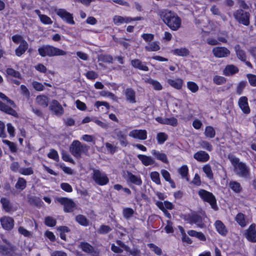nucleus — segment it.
<instances>
[{"label":"nucleus","mask_w":256,"mask_h":256,"mask_svg":"<svg viewBox=\"0 0 256 256\" xmlns=\"http://www.w3.org/2000/svg\"><path fill=\"white\" fill-rule=\"evenodd\" d=\"M194 158L198 162H206L208 160L210 156L206 152L200 150L194 154Z\"/></svg>","instance_id":"aec40b11"},{"label":"nucleus","mask_w":256,"mask_h":256,"mask_svg":"<svg viewBox=\"0 0 256 256\" xmlns=\"http://www.w3.org/2000/svg\"><path fill=\"white\" fill-rule=\"evenodd\" d=\"M38 50L39 54L42 57L64 56L66 54L65 51L48 44L38 48Z\"/></svg>","instance_id":"20e7f679"},{"label":"nucleus","mask_w":256,"mask_h":256,"mask_svg":"<svg viewBox=\"0 0 256 256\" xmlns=\"http://www.w3.org/2000/svg\"><path fill=\"white\" fill-rule=\"evenodd\" d=\"M167 82L170 86L177 90H180L184 83L183 80L181 78H177L176 80L168 79Z\"/></svg>","instance_id":"393cba45"},{"label":"nucleus","mask_w":256,"mask_h":256,"mask_svg":"<svg viewBox=\"0 0 256 256\" xmlns=\"http://www.w3.org/2000/svg\"><path fill=\"white\" fill-rule=\"evenodd\" d=\"M62 158L66 162H68L72 164H74V160L73 159L71 158L70 155L66 152L62 151Z\"/></svg>","instance_id":"bf43d9fd"},{"label":"nucleus","mask_w":256,"mask_h":256,"mask_svg":"<svg viewBox=\"0 0 256 256\" xmlns=\"http://www.w3.org/2000/svg\"><path fill=\"white\" fill-rule=\"evenodd\" d=\"M152 180L157 184H160V174L157 172H152L150 174Z\"/></svg>","instance_id":"a18cd8bd"},{"label":"nucleus","mask_w":256,"mask_h":256,"mask_svg":"<svg viewBox=\"0 0 256 256\" xmlns=\"http://www.w3.org/2000/svg\"><path fill=\"white\" fill-rule=\"evenodd\" d=\"M34 88L38 91H42L44 89V85L38 82L34 81L32 84Z\"/></svg>","instance_id":"e2e57ef3"},{"label":"nucleus","mask_w":256,"mask_h":256,"mask_svg":"<svg viewBox=\"0 0 256 256\" xmlns=\"http://www.w3.org/2000/svg\"><path fill=\"white\" fill-rule=\"evenodd\" d=\"M230 187L236 193L240 192L242 190V188L240 184L235 181L230 182Z\"/></svg>","instance_id":"58836bf2"},{"label":"nucleus","mask_w":256,"mask_h":256,"mask_svg":"<svg viewBox=\"0 0 256 256\" xmlns=\"http://www.w3.org/2000/svg\"><path fill=\"white\" fill-rule=\"evenodd\" d=\"M200 146L202 148L210 152L212 150V145L206 140H201L199 142Z\"/></svg>","instance_id":"49530a36"},{"label":"nucleus","mask_w":256,"mask_h":256,"mask_svg":"<svg viewBox=\"0 0 256 256\" xmlns=\"http://www.w3.org/2000/svg\"><path fill=\"white\" fill-rule=\"evenodd\" d=\"M250 16L248 12L242 9L238 10L234 13V16L236 21L246 26L250 24Z\"/></svg>","instance_id":"423d86ee"},{"label":"nucleus","mask_w":256,"mask_h":256,"mask_svg":"<svg viewBox=\"0 0 256 256\" xmlns=\"http://www.w3.org/2000/svg\"><path fill=\"white\" fill-rule=\"evenodd\" d=\"M26 186V181L22 178H19L18 180V182L15 185L16 189L22 190H24Z\"/></svg>","instance_id":"c9c22d12"},{"label":"nucleus","mask_w":256,"mask_h":256,"mask_svg":"<svg viewBox=\"0 0 256 256\" xmlns=\"http://www.w3.org/2000/svg\"><path fill=\"white\" fill-rule=\"evenodd\" d=\"M212 54L218 58L228 57L230 54V51L225 47H216L213 48Z\"/></svg>","instance_id":"f8f14e48"},{"label":"nucleus","mask_w":256,"mask_h":256,"mask_svg":"<svg viewBox=\"0 0 256 256\" xmlns=\"http://www.w3.org/2000/svg\"><path fill=\"white\" fill-rule=\"evenodd\" d=\"M129 136L134 138L144 140L147 138V132L146 130H134L130 132Z\"/></svg>","instance_id":"f3484780"},{"label":"nucleus","mask_w":256,"mask_h":256,"mask_svg":"<svg viewBox=\"0 0 256 256\" xmlns=\"http://www.w3.org/2000/svg\"><path fill=\"white\" fill-rule=\"evenodd\" d=\"M56 223V220L51 216H47L45 218V224L48 226H54Z\"/></svg>","instance_id":"4d7b16f0"},{"label":"nucleus","mask_w":256,"mask_h":256,"mask_svg":"<svg viewBox=\"0 0 256 256\" xmlns=\"http://www.w3.org/2000/svg\"><path fill=\"white\" fill-rule=\"evenodd\" d=\"M18 172L26 176L30 175L34 173L33 170L31 168H20Z\"/></svg>","instance_id":"6e6d98bb"},{"label":"nucleus","mask_w":256,"mask_h":256,"mask_svg":"<svg viewBox=\"0 0 256 256\" xmlns=\"http://www.w3.org/2000/svg\"><path fill=\"white\" fill-rule=\"evenodd\" d=\"M48 156L56 162H58L59 160V156L58 152L52 148L50 150V152L48 154Z\"/></svg>","instance_id":"de8ad7c7"},{"label":"nucleus","mask_w":256,"mask_h":256,"mask_svg":"<svg viewBox=\"0 0 256 256\" xmlns=\"http://www.w3.org/2000/svg\"><path fill=\"white\" fill-rule=\"evenodd\" d=\"M0 110L14 116H16L18 115V114L15 110L6 105L1 101H0Z\"/></svg>","instance_id":"4be33fe9"},{"label":"nucleus","mask_w":256,"mask_h":256,"mask_svg":"<svg viewBox=\"0 0 256 256\" xmlns=\"http://www.w3.org/2000/svg\"><path fill=\"white\" fill-rule=\"evenodd\" d=\"M129 254L132 256H142L140 250L138 248H134L132 250L129 249Z\"/></svg>","instance_id":"0e129e2a"},{"label":"nucleus","mask_w":256,"mask_h":256,"mask_svg":"<svg viewBox=\"0 0 256 256\" xmlns=\"http://www.w3.org/2000/svg\"><path fill=\"white\" fill-rule=\"evenodd\" d=\"M89 146L86 144H81L78 140H74L70 146V152L76 158H82V154L88 155Z\"/></svg>","instance_id":"7ed1b4c3"},{"label":"nucleus","mask_w":256,"mask_h":256,"mask_svg":"<svg viewBox=\"0 0 256 256\" xmlns=\"http://www.w3.org/2000/svg\"><path fill=\"white\" fill-rule=\"evenodd\" d=\"M246 82L244 81H242L239 82L236 88V92L238 94L240 95L242 94L243 90L246 87Z\"/></svg>","instance_id":"5fc2aeb1"},{"label":"nucleus","mask_w":256,"mask_h":256,"mask_svg":"<svg viewBox=\"0 0 256 256\" xmlns=\"http://www.w3.org/2000/svg\"><path fill=\"white\" fill-rule=\"evenodd\" d=\"M56 200L64 206L65 212H70L74 210L76 204L72 200L67 198H57Z\"/></svg>","instance_id":"6e6552de"},{"label":"nucleus","mask_w":256,"mask_h":256,"mask_svg":"<svg viewBox=\"0 0 256 256\" xmlns=\"http://www.w3.org/2000/svg\"><path fill=\"white\" fill-rule=\"evenodd\" d=\"M128 20V19L127 18H124L119 16H115L113 18V21L114 24L117 26L126 23Z\"/></svg>","instance_id":"c03bdc74"},{"label":"nucleus","mask_w":256,"mask_h":256,"mask_svg":"<svg viewBox=\"0 0 256 256\" xmlns=\"http://www.w3.org/2000/svg\"><path fill=\"white\" fill-rule=\"evenodd\" d=\"M112 230L111 228L106 225H102L98 230V232L100 234H106Z\"/></svg>","instance_id":"864d4df0"},{"label":"nucleus","mask_w":256,"mask_h":256,"mask_svg":"<svg viewBox=\"0 0 256 256\" xmlns=\"http://www.w3.org/2000/svg\"><path fill=\"white\" fill-rule=\"evenodd\" d=\"M36 12L38 16L42 23L45 24H52V21L50 18L46 15L41 14L39 10H36Z\"/></svg>","instance_id":"2f4dec72"},{"label":"nucleus","mask_w":256,"mask_h":256,"mask_svg":"<svg viewBox=\"0 0 256 256\" xmlns=\"http://www.w3.org/2000/svg\"><path fill=\"white\" fill-rule=\"evenodd\" d=\"M205 136L209 138H213L216 135L214 128L211 126H206L204 131Z\"/></svg>","instance_id":"37998d69"},{"label":"nucleus","mask_w":256,"mask_h":256,"mask_svg":"<svg viewBox=\"0 0 256 256\" xmlns=\"http://www.w3.org/2000/svg\"><path fill=\"white\" fill-rule=\"evenodd\" d=\"M129 181L132 183L138 186L140 185L142 183L140 177L136 176L130 172H129Z\"/></svg>","instance_id":"a19ab883"},{"label":"nucleus","mask_w":256,"mask_h":256,"mask_svg":"<svg viewBox=\"0 0 256 256\" xmlns=\"http://www.w3.org/2000/svg\"><path fill=\"white\" fill-rule=\"evenodd\" d=\"M238 71L239 70L237 66L233 64H228L223 70V74L226 76H230L238 73Z\"/></svg>","instance_id":"412c9836"},{"label":"nucleus","mask_w":256,"mask_h":256,"mask_svg":"<svg viewBox=\"0 0 256 256\" xmlns=\"http://www.w3.org/2000/svg\"><path fill=\"white\" fill-rule=\"evenodd\" d=\"M189 222L192 224H196L200 228H204V224L202 222V218L198 214H192V216H188V218L186 219Z\"/></svg>","instance_id":"a211bd4d"},{"label":"nucleus","mask_w":256,"mask_h":256,"mask_svg":"<svg viewBox=\"0 0 256 256\" xmlns=\"http://www.w3.org/2000/svg\"><path fill=\"white\" fill-rule=\"evenodd\" d=\"M145 50L148 52H156L160 49V46L156 42H150L148 45L145 46Z\"/></svg>","instance_id":"7c9ffc66"},{"label":"nucleus","mask_w":256,"mask_h":256,"mask_svg":"<svg viewBox=\"0 0 256 256\" xmlns=\"http://www.w3.org/2000/svg\"><path fill=\"white\" fill-rule=\"evenodd\" d=\"M188 88L192 92H196L198 90V86L196 83L193 82H187Z\"/></svg>","instance_id":"3c124183"},{"label":"nucleus","mask_w":256,"mask_h":256,"mask_svg":"<svg viewBox=\"0 0 256 256\" xmlns=\"http://www.w3.org/2000/svg\"><path fill=\"white\" fill-rule=\"evenodd\" d=\"M246 238L252 242H256V224H252L246 230Z\"/></svg>","instance_id":"dca6fc26"},{"label":"nucleus","mask_w":256,"mask_h":256,"mask_svg":"<svg viewBox=\"0 0 256 256\" xmlns=\"http://www.w3.org/2000/svg\"><path fill=\"white\" fill-rule=\"evenodd\" d=\"M190 183L196 186H200L201 184L200 178L198 174H195L194 177Z\"/></svg>","instance_id":"338daca9"},{"label":"nucleus","mask_w":256,"mask_h":256,"mask_svg":"<svg viewBox=\"0 0 256 256\" xmlns=\"http://www.w3.org/2000/svg\"><path fill=\"white\" fill-rule=\"evenodd\" d=\"M159 14L164 22L172 30H176L180 27L181 20L174 12L163 10L160 12Z\"/></svg>","instance_id":"f257e3e1"},{"label":"nucleus","mask_w":256,"mask_h":256,"mask_svg":"<svg viewBox=\"0 0 256 256\" xmlns=\"http://www.w3.org/2000/svg\"><path fill=\"white\" fill-rule=\"evenodd\" d=\"M228 158L234 166V172L238 176L247 178L250 175V170L246 164L240 162L239 158L233 156H229Z\"/></svg>","instance_id":"f03ea898"},{"label":"nucleus","mask_w":256,"mask_h":256,"mask_svg":"<svg viewBox=\"0 0 256 256\" xmlns=\"http://www.w3.org/2000/svg\"><path fill=\"white\" fill-rule=\"evenodd\" d=\"M148 246L152 249V250L154 252L158 255H161L162 254V250L158 246L154 244L150 243L148 244Z\"/></svg>","instance_id":"603ef678"},{"label":"nucleus","mask_w":256,"mask_h":256,"mask_svg":"<svg viewBox=\"0 0 256 256\" xmlns=\"http://www.w3.org/2000/svg\"><path fill=\"white\" fill-rule=\"evenodd\" d=\"M6 72V76L22 79L21 74L20 73V72L14 70L13 68H8Z\"/></svg>","instance_id":"e433bc0d"},{"label":"nucleus","mask_w":256,"mask_h":256,"mask_svg":"<svg viewBox=\"0 0 256 256\" xmlns=\"http://www.w3.org/2000/svg\"><path fill=\"white\" fill-rule=\"evenodd\" d=\"M165 124H168L173 126H176L178 124V120L176 118L174 117L171 118H166Z\"/></svg>","instance_id":"680f3d73"},{"label":"nucleus","mask_w":256,"mask_h":256,"mask_svg":"<svg viewBox=\"0 0 256 256\" xmlns=\"http://www.w3.org/2000/svg\"><path fill=\"white\" fill-rule=\"evenodd\" d=\"M202 170L209 179L212 180L214 178L213 173L210 164L204 165L202 168Z\"/></svg>","instance_id":"ea45409f"},{"label":"nucleus","mask_w":256,"mask_h":256,"mask_svg":"<svg viewBox=\"0 0 256 256\" xmlns=\"http://www.w3.org/2000/svg\"><path fill=\"white\" fill-rule=\"evenodd\" d=\"M234 50L238 58L242 62H246V55L244 50L240 48L239 44H237L234 46Z\"/></svg>","instance_id":"c756f323"},{"label":"nucleus","mask_w":256,"mask_h":256,"mask_svg":"<svg viewBox=\"0 0 256 256\" xmlns=\"http://www.w3.org/2000/svg\"><path fill=\"white\" fill-rule=\"evenodd\" d=\"M214 225L217 232L220 234L222 236H226L228 234V229L222 221L216 220Z\"/></svg>","instance_id":"6ab92c4d"},{"label":"nucleus","mask_w":256,"mask_h":256,"mask_svg":"<svg viewBox=\"0 0 256 256\" xmlns=\"http://www.w3.org/2000/svg\"><path fill=\"white\" fill-rule=\"evenodd\" d=\"M114 136L117 138L120 144L126 146L127 145V132L126 130L124 131L120 130L119 128L114 130Z\"/></svg>","instance_id":"1a4fd4ad"},{"label":"nucleus","mask_w":256,"mask_h":256,"mask_svg":"<svg viewBox=\"0 0 256 256\" xmlns=\"http://www.w3.org/2000/svg\"><path fill=\"white\" fill-rule=\"evenodd\" d=\"M76 220L82 226H86L88 225V220L83 215L79 214L76 216Z\"/></svg>","instance_id":"4c0bfd02"},{"label":"nucleus","mask_w":256,"mask_h":256,"mask_svg":"<svg viewBox=\"0 0 256 256\" xmlns=\"http://www.w3.org/2000/svg\"><path fill=\"white\" fill-rule=\"evenodd\" d=\"M152 154L158 160H161L164 163H168V160L167 159L166 156L164 153H160L159 152L153 150L152 151Z\"/></svg>","instance_id":"cd10ccee"},{"label":"nucleus","mask_w":256,"mask_h":256,"mask_svg":"<svg viewBox=\"0 0 256 256\" xmlns=\"http://www.w3.org/2000/svg\"><path fill=\"white\" fill-rule=\"evenodd\" d=\"M182 178H185L186 181H189V178L188 176V169L186 166H182L178 170Z\"/></svg>","instance_id":"79ce46f5"},{"label":"nucleus","mask_w":256,"mask_h":256,"mask_svg":"<svg viewBox=\"0 0 256 256\" xmlns=\"http://www.w3.org/2000/svg\"><path fill=\"white\" fill-rule=\"evenodd\" d=\"M3 142L8 145L12 152H16L17 150L16 144L8 140H3Z\"/></svg>","instance_id":"13d9d810"},{"label":"nucleus","mask_w":256,"mask_h":256,"mask_svg":"<svg viewBox=\"0 0 256 256\" xmlns=\"http://www.w3.org/2000/svg\"><path fill=\"white\" fill-rule=\"evenodd\" d=\"M2 226L7 230H11L14 226V220L9 216H4L0 220Z\"/></svg>","instance_id":"4468645a"},{"label":"nucleus","mask_w":256,"mask_h":256,"mask_svg":"<svg viewBox=\"0 0 256 256\" xmlns=\"http://www.w3.org/2000/svg\"><path fill=\"white\" fill-rule=\"evenodd\" d=\"M235 220L242 227H244L246 225V222L245 220V216L242 213H238L236 216Z\"/></svg>","instance_id":"72a5a7b5"},{"label":"nucleus","mask_w":256,"mask_h":256,"mask_svg":"<svg viewBox=\"0 0 256 256\" xmlns=\"http://www.w3.org/2000/svg\"><path fill=\"white\" fill-rule=\"evenodd\" d=\"M198 195L205 202H208L214 210L218 209L216 199L214 195L206 190L201 189L198 191Z\"/></svg>","instance_id":"39448f33"},{"label":"nucleus","mask_w":256,"mask_h":256,"mask_svg":"<svg viewBox=\"0 0 256 256\" xmlns=\"http://www.w3.org/2000/svg\"><path fill=\"white\" fill-rule=\"evenodd\" d=\"M174 54L181 56H186L189 55L190 51L186 48H176L174 51Z\"/></svg>","instance_id":"f704fd0d"},{"label":"nucleus","mask_w":256,"mask_h":256,"mask_svg":"<svg viewBox=\"0 0 256 256\" xmlns=\"http://www.w3.org/2000/svg\"><path fill=\"white\" fill-rule=\"evenodd\" d=\"M156 138L158 143L160 144H162L166 140L168 136L164 132H160L157 134Z\"/></svg>","instance_id":"8fccbe9b"},{"label":"nucleus","mask_w":256,"mask_h":256,"mask_svg":"<svg viewBox=\"0 0 256 256\" xmlns=\"http://www.w3.org/2000/svg\"><path fill=\"white\" fill-rule=\"evenodd\" d=\"M131 64L134 67L138 68L140 70L144 71L148 70V67L142 64V62L139 60H132Z\"/></svg>","instance_id":"c85d7f7f"},{"label":"nucleus","mask_w":256,"mask_h":256,"mask_svg":"<svg viewBox=\"0 0 256 256\" xmlns=\"http://www.w3.org/2000/svg\"><path fill=\"white\" fill-rule=\"evenodd\" d=\"M93 172L92 178L96 184L102 186L108 183V178L104 173L98 170H94Z\"/></svg>","instance_id":"0eeeda50"},{"label":"nucleus","mask_w":256,"mask_h":256,"mask_svg":"<svg viewBox=\"0 0 256 256\" xmlns=\"http://www.w3.org/2000/svg\"><path fill=\"white\" fill-rule=\"evenodd\" d=\"M238 105L244 114H248L250 113V110L247 97L245 96L240 97L238 100Z\"/></svg>","instance_id":"ddd939ff"},{"label":"nucleus","mask_w":256,"mask_h":256,"mask_svg":"<svg viewBox=\"0 0 256 256\" xmlns=\"http://www.w3.org/2000/svg\"><path fill=\"white\" fill-rule=\"evenodd\" d=\"M60 188L62 190L67 192H71L72 190V187L68 183H62L60 184Z\"/></svg>","instance_id":"774afa93"},{"label":"nucleus","mask_w":256,"mask_h":256,"mask_svg":"<svg viewBox=\"0 0 256 256\" xmlns=\"http://www.w3.org/2000/svg\"><path fill=\"white\" fill-rule=\"evenodd\" d=\"M36 100L39 105L43 108H46L48 106L49 99L44 95H40L36 96Z\"/></svg>","instance_id":"a878e982"},{"label":"nucleus","mask_w":256,"mask_h":256,"mask_svg":"<svg viewBox=\"0 0 256 256\" xmlns=\"http://www.w3.org/2000/svg\"><path fill=\"white\" fill-rule=\"evenodd\" d=\"M247 78L250 84L253 86H256V76L252 74H248Z\"/></svg>","instance_id":"052dcab7"},{"label":"nucleus","mask_w":256,"mask_h":256,"mask_svg":"<svg viewBox=\"0 0 256 256\" xmlns=\"http://www.w3.org/2000/svg\"><path fill=\"white\" fill-rule=\"evenodd\" d=\"M28 42L26 40H22L18 47L16 50V54L18 56H21L28 49Z\"/></svg>","instance_id":"5701e85b"},{"label":"nucleus","mask_w":256,"mask_h":256,"mask_svg":"<svg viewBox=\"0 0 256 256\" xmlns=\"http://www.w3.org/2000/svg\"><path fill=\"white\" fill-rule=\"evenodd\" d=\"M56 14L64 20H65L69 24H75L73 20L72 14L66 12L64 9H58L56 10Z\"/></svg>","instance_id":"9d476101"},{"label":"nucleus","mask_w":256,"mask_h":256,"mask_svg":"<svg viewBox=\"0 0 256 256\" xmlns=\"http://www.w3.org/2000/svg\"><path fill=\"white\" fill-rule=\"evenodd\" d=\"M18 231L20 234H21L24 236L26 237H30L31 236V233L24 228L22 226H20L18 229Z\"/></svg>","instance_id":"69168bd1"},{"label":"nucleus","mask_w":256,"mask_h":256,"mask_svg":"<svg viewBox=\"0 0 256 256\" xmlns=\"http://www.w3.org/2000/svg\"><path fill=\"white\" fill-rule=\"evenodd\" d=\"M79 247L83 252L92 254L94 256H98V252L94 250V248L90 244L86 242H81Z\"/></svg>","instance_id":"2eb2a0df"},{"label":"nucleus","mask_w":256,"mask_h":256,"mask_svg":"<svg viewBox=\"0 0 256 256\" xmlns=\"http://www.w3.org/2000/svg\"><path fill=\"white\" fill-rule=\"evenodd\" d=\"M144 82L150 84L155 90H160L162 88V84L150 78H146L144 79Z\"/></svg>","instance_id":"bb28decb"},{"label":"nucleus","mask_w":256,"mask_h":256,"mask_svg":"<svg viewBox=\"0 0 256 256\" xmlns=\"http://www.w3.org/2000/svg\"><path fill=\"white\" fill-rule=\"evenodd\" d=\"M0 202L2 204L3 209L6 212H10L11 211L12 206L10 204L9 200L6 198H2L0 200Z\"/></svg>","instance_id":"473e14b6"},{"label":"nucleus","mask_w":256,"mask_h":256,"mask_svg":"<svg viewBox=\"0 0 256 256\" xmlns=\"http://www.w3.org/2000/svg\"><path fill=\"white\" fill-rule=\"evenodd\" d=\"M50 109L57 116H61L64 112V108L56 100H52L51 102Z\"/></svg>","instance_id":"9b49d317"},{"label":"nucleus","mask_w":256,"mask_h":256,"mask_svg":"<svg viewBox=\"0 0 256 256\" xmlns=\"http://www.w3.org/2000/svg\"><path fill=\"white\" fill-rule=\"evenodd\" d=\"M138 158L145 166L152 165L154 163V160L150 156L143 154H138Z\"/></svg>","instance_id":"b1692460"},{"label":"nucleus","mask_w":256,"mask_h":256,"mask_svg":"<svg viewBox=\"0 0 256 256\" xmlns=\"http://www.w3.org/2000/svg\"><path fill=\"white\" fill-rule=\"evenodd\" d=\"M214 82L218 85L224 84L226 82V78L222 76H215L213 78Z\"/></svg>","instance_id":"09e8293b"}]
</instances>
